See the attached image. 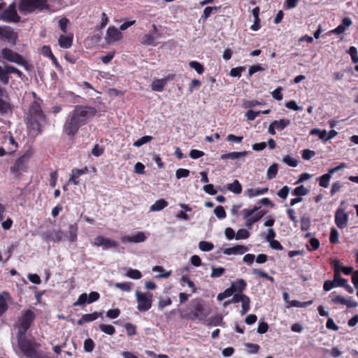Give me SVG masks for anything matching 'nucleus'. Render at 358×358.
Listing matches in <instances>:
<instances>
[{"instance_id": "obj_1", "label": "nucleus", "mask_w": 358, "mask_h": 358, "mask_svg": "<svg viewBox=\"0 0 358 358\" xmlns=\"http://www.w3.org/2000/svg\"><path fill=\"white\" fill-rule=\"evenodd\" d=\"M95 113L96 110L94 108L77 106L66 120L64 125V133L69 136H73L80 127L85 124Z\"/></svg>"}, {"instance_id": "obj_2", "label": "nucleus", "mask_w": 358, "mask_h": 358, "mask_svg": "<svg viewBox=\"0 0 358 358\" xmlns=\"http://www.w3.org/2000/svg\"><path fill=\"white\" fill-rule=\"evenodd\" d=\"M135 296L137 301V309L140 312H146L152 307V294L150 292H141L136 290Z\"/></svg>"}, {"instance_id": "obj_3", "label": "nucleus", "mask_w": 358, "mask_h": 358, "mask_svg": "<svg viewBox=\"0 0 358 358\" xmlns=\"http://www.w3.org/2000/svg\"><path fill=\"white\" fill-rule=\"evenodd\" d=\"M29 122L34 126V124L38 127L42 122H45V115L43 114L40 102L38 101H34L29 109Z\"/></svg>"}, {"instance_id": "obj_4", "label": "nucleus", "mask_w": 358, "mask_h": 358, "mask_svg": "<svg viewBox=\"0 0 358 358\" xmlns=\"http://www.w3.org/2000/svg\"><path fill=\"white\" fill-rule=\"evenodd\" d=\"M18 346L23 354L30 358L38 357V352L35 350L32 342L24 336L17 335Z\"/></svg>"}, {"instance_id": "obj_5", "label": "nucleus", "mask_w": 358, "mask_h": 358, "mask_svg": "<svg viewBox=\"0 0 358 358\" xmlns=\"http://www.w3.org/2000/svg\"><path fill=\"white\" fill-rule=\"evenodd\" d=\"M46 6L45 0H21L19 9L21 12H32L36 9H43Z\"/></svg>"}, {"instance_id": "obj_6", "label": "nucleus", "mask_w": 358, "mask_h": 358, "mask_svg": "<svg viewBox=\"0 0 358 358\" xmlns=\"http://www.w3.org/2000/svg\"><path fill=\"white\" fill-rule=\"evenodd\" d=\"M34 318V313L31 310H27L19 320V331L17 335L24 336L27 331L29 329Z\"/></svg>"}, {"instance_id": "obj_7", "label": "nucleus", "mask_w": 358, "mask_h": 358, "mask_svg": "<svg viewBox=\"0 0 358 358\" xmlns=\"http://www.w3.org/2000/svg\"><path fill=\"white\" fill-rule=\"evenodd\" d=\"M152 31L147 34H145L141 38V43L145 45H157L156 41L160 38L161 34L157 29L155 24L152 25Z\"/></svg>"}, {"instance_id": "obj_8", "label": "nucleus", "mask_w": 358, "mask_h": 358, "mask_svg": "<svg viewBox=\"0 0 358 358\" xmlns=\"http://www.w3.org/2000/svg\"><path fill=\"white\" fill-rule=\"evenodd\" d=\"M64 233L60 229L48 230L41 234L42 238L47 242L58 243L64 237Z\"/></svg>"}, {"instance_id": "obj_9", "label": "nucleus", "mask_w": 358, "mask_h": 358, "mask_svg": "<svg viewBox=\"0 0 358 358\" xmlns=\"http://www.w3.org/2000/svg\"><path fill=\"white\" fill-rule=\"evenodd\" d=\"M206 317V314L204 313V308L203 304L199 301H194L193 310L189 313L188 319L194 320L196 319L203 320Z\"/></svg>"}, {"instance_id": "obj_10", "label": "nucleus", "mask_w": 358, "mask_h": 358, "mask_svg": "<svg viewBox=\"0 0 358 358\" xmlns=\"http://www.w3.org/2000/svg\"><path fill=\"white\" fill-rule=\"evenodd\" d=\"M349 220L348 214L345 210L338 208L335 213V224L339 229H345L348 226Z\"/></svg>"}, {"instance_id": "obj_11", "label": "nucleus", "mask_w": 358, "mask_h": 358, "mask_svg": "<svg viewBox=\"0 0 358 358\" xmlns=\"http://www.w3.org/2000/svg\"><path fill=\"white\" fill-rule=\"evenodd\" d=\"M92 244L97 247L101 246L103 250H107L110 248H117L118 246V243L116 241L103 236H96Z\"/></svg>"}, {"instance_id": "obj_12", "label": "nucleus", "mask_w": 358, "mask_h": 358, "mask_svg": "<svg viewBox=\"0 0 358 358\" xmlns=\"http://www.w3.org/2000/svg\"><path fill=\"white\" fill-rule=\"evenodd\" d=\"M2 17L5 21L8 22H17L20 21V17L17 13L15 2L10 4L9 6L4 10Z\"/></svg>"}, {"instance_id": "obj_13", "label": "nucleus", "mask_w": 358, "mask_h": 358, "mask_svg": "<svg viewBox=\"0 0 358 358\" xmlns=\"http://www.w3.org/2000/svg\"><path fill=\"white\" fill-rule=\"evenodd\" d=\"M28 159L29 157L27 155L19 157L11 167V172L18 175L21 171H25L27 169Z\"/></svg>"}, {"instance_id": "obj_14", "label": "nucleus", "mask_w": 358, "mask_h": 358, "mask_svg": "<svg viewBox=\"0 0 358 358\" xmlns=\"http://www.w3.org/2000/svg\"><path fill=\"white\" fill-rule=\"evenodd\" d=\"M1 55L3 59L17 64H21L23 62V58L16 53L15 52L13 51L10 49L8 48H3L1 50Z\"/></svg>"}, {"instance_id": "obj_15", "label": "nucleus", "mask_w": 358, "mask_h": 358, "mask_svg": "<svg viewBox=\"0 0 358 358\" xmlns=\"http://www.w3.org/2000/svg\"><path fill=\"white\" fill-rule=\"evenodd\" d=\"M17 39V34L9 27H0V40L7 41L13 43H15Z\"/></svg>"}, {"instance_id": "obj_16", "label": "nucleus", "mask_w": 358, "mask_h": 358, "mask_svg": "<svg viewBox=\"0 0 358 358\" xmlns=\"http://www.w3.org/2000/svg\"><path fill=\"white\" fill-rule=\"evenodd\" d=\"M122 33L115 27H110L106 34V41L108 43L111 44L118 41L122 38Z\"/></svg>"}, {"instance_id": "obj_17", "label": "nucleus", "mask_w": 358, "mask_h": 358, "mask_svg": "<svg viewBox=\"0 0 358 358\" xmlns=\"http://www.w3.org/2000/svg\"><path fill=\"white\" fill-rule=\"evenodd\" d=\"M146 240L145 234L142 231L138 232L136 234L133 236H123L120 238V241L122 243H142Z\"/></svg>"}, {"instance_id": "obj_18", "label": "nucleus", "mask_w": 358, "mask_h": 358, "mask_svg": "<svg viewBox=\"0 0 358 358\" xmlns=\"http://www.w3.org/2000/svg\"><path fill=\"white\" fill-rule=\"evenodd\" d=\"M248 251V248L243 245H236L231 248H224L223 253L226 255H241Z\"/></svg>"}, {"instance_id": "obj_19", "label": "nucleus", "mask_w": 358, "mask_h": 358, "mask_svg": "<svg viewBox=\"0 0 358 358\" xmlns=\"http://www.w3.org/2000/svg\"><path fill=\"white\" fill-rule=\"evenodd\" d=\"M352 22L350 17H344L341 24L335 29H332L331 33L336 34H343L347 29V28H348L352 24Z\"/></svg>"}, {"instance_id": "obj_20", "label": "nucleus", "mask_w": 358, "mask_h": 358, "mask_svg": "<svg viewBox=\"0 0 358 358\" xmlns=\"http://www.w3.org/2000/svg\"><path fill=\"white\" fill-rule=\"evenodd\" d=\"M247 283L243 279H238L231 284L230 287L233 289V292L242 293L243 291L246 288Z\"/></svg>"}, {"instance_id": "obj_21", "label": "nucleus", "mask_w": 358, "mask_h": 358, "mask_svg": "<svg viewBox=\"0 0 358 358\" xmlns=\"http://www.w3.org/2000/svg\"><path fill=\"white\" fill-rule=\"evenodd\" d=\"M167 83V79H155L151 84V88L155 92H162Z\"/></svg>"}, {"instance_id": "obj_22", "label": "nucleus", "mask_w": 358, "mask_h": 358, "mask_svg": "<svg viewBox=\"0 0 358 358\" xmlns=\"http://www.w3.org/2000/svg\"><path fill=\"white\" fill-rule=\"evenodd\" d=\"M265 214L266 212L263 210H260L256 213L253 216L250 217L245 220V226L248 228H250L255 222L262 219Z\"/></svg>"}, {"instance_id": "obj_23", "label": "nucleus", "mask_w": 358, "mask_h": 358, "mask_svg": "<svg viewBox=\"0 0 358 358\" xmlns=\"http://www.w3.org/2000/svg\"><path fill=\"white\" fill-rule=\"evenodd\" d=\"M247 154H248L247 151L231 152H229V153H226V154L222 155H221V159H224H224H227L234 160V159H239V158L243 157L246 156Z\"/></svg>"}, {"instance_id": "obj_24", "label": "nucleus", "mask_w": 358, "mask_h": 358, "mask_svg": "<svg viewBox=\"0 0 358 358\" xmlns=\"http://www.w3.org/2000/svg\"><path fill=\"white\" fill-rule=\"evenodd\" d=\"M268 191V187L258 188V189H248L245 191V194L250 198L266 194Z\"/></svg>"}, {"instance_id": "obj_25", "label": "nucleus", "mask_w": 358, "mask_h": 358, "mask_svg": "<svg viewBox=\"0 0 358 358\" xmlns=\"http://www.w3.org/2000/svg\"><path fill=\"white\" fill-rule=\"evenodd\" d=\"M73 43V36L62 35L59 38V45L63 48H69Z\"/></svg>"}, {"instance_id": "obj_26", "label": "nucleus", "mask_w": 358, "mask_h": 358, "mask_svg": "<svg viewBox=\"0 0 358 358\" xmlns=\"http://www.w3.org/2000/svg\"><path fill=\"white\" fill-rule=\"evenodd\" d=\"M168 206V202L163 199H159L155 202L150 207V210L152 212L159 211Z\"/></svg>"}, {"instance_id": "obj_27", "label": "nucleus", "mask_w": 358, "mask_h": 358, "mask_svg": "<svg viewBox=\"0 0 358 358\" xmlns=\"http://www.w3.org/2000/svg\"><path fill=\"white\" fill-rule=\"evenodd\" d=\"M272 123L276 130L282 131L286 127L291 124V120L288 119H280L279 120H274Z\"/></svg>"}, {"instance_id": "obj_28", "label": "nucleus", "mask_w": 358, "mask_h": 358, "mask_svg": "<svg viewBox=\"0 0 358 358\" xmlns=\"http://www.w3.org/2000/svg\"><path fill=\"white\" fill-rule=\"evenodd\" d=\"M332 176L328 172L319 178H317V180L319 182V185L320 187L327 188L329 185V182Z\"/></svg>"}, {"instance_id": "obj_29", "label": "nucleus", "mask_w": 358, "mask_h": 358, "mask_svg": "<svg viewBox=\"0 0 358 358\" xmlns=\"http://www.w3.org/2000/svg\"><path fill=\"white\" fill-rule=\"evenodd\" d=\"M227 189L234 193V194H241L242 192V186L238 180H234L232 183H229L227 185Z\"/></svg>"}, {"instance_id": "obj_30", "label": "nucleus", "mask_w": 358, "mask_h": 358, "mask_svg": "<svg viewBox=\"0 0 358 358\" xmlns=\"http://www.w3.org/2000/svg\"><path fill=\"white\" fill-rule=\"evenodd\" d=\"M10 296L8 293L0 294V316L7 310V300L9 299Z\"/></svg>"}, {"instance_id": "obj_31", "label": "nucleus", "mask_w": 358, "mask_h": 358, "mask_svg": "<svg viewBox=\"0 0 358 358\" xmlns=\"http://www.w3.org/2000/svg\"><path fill=\"white\" fill-rule=\"evenodd\" d=\"M241 302L242 308L241 315H243L246 314L250 310V299L248 296L245 294L244 296H242V299L241 298Z\"/></svg>"}, {"instance_id": "obj_32", "label": "nucleus", "mask_w": 358, "mask_h": 358, "mask_svg": "<svg viewBox=\"0 0 358 358\" xmlns=\"http://www.w3.org/2000/svg\"><path fill=\"white\" fill-rule=\"evenodd\" d=\"M310 190L308 188L305 187L303 185H300L294 189L292 194L296 196L301 197L308 194Z\"/></svg>"}, {"instance_id": "obj_33", "label": "nucleus", "mask_w": 358, "mask_h": 358, "mask_svg": "<svg viewBox=\"0 0 358 358\" xmlns=\"http://www.w3.org/2000/svg\"><path fill=\"white\" fill-rule=\"evenodd\" d=\"M282 162L291 167H296L299 164V161L291 155H284Z\"/></svg>"}, {"instance_id": "obj_34", "label": "nucleus", "mask_w": 358, "mask_h": 358, "mask_svg": "<svg viewBox=\"0 0 358 358\" xmlns=\"http://www.w3.org/2000/svg\"><path fill=\"white\" fill-rule=\"evenodd\" d=\"M334 281L336 287H344L348 283V280L343 278L339 272H335Z\"/></svg>"}, {"instance_id": "obj_35", "label": "nucleus", "mask_w": 358, "mask_h": 358, "mask_svg": "<svg viewBox=\"0 0 358 358\" xmlns=\"http://www.w3.org/2000/svg\"><path fill=\"white\" fill-rule=\"evenodd\" d=\"M181 285L184 286L185 283H187L188 287L191 289L193 293L196 292V288L194 284V282L189 279V276L187 275H184L181 277Z\"/></svg>"}, {"instance_id": "obj_36", "label": "nucleus", "mask_w": 358, "mask_h": 358, "mask_svg": "<svg viewBox=\"0 0 358 358\" xmlns=\"http://www.w3.org/2000/svg\"><path fill=\"white\" fill-rule=\"evenodd\" d=\"M131 285L132 283L130 282H116L114 285L115 287L126 292H129L131 290Z\"/></svg>"}, {"instance_id": "obj_37", "label": "nucleus", "mask_w": 358, "mask_h": 358, "mask_svg": "<svg viewBox=\"0 0 358 358\" xmlns=\"http://www.w3.org/2000/svg\"><path fill=\"white\" fill-rule=\"evenodd\" d=\"M125 275L128 278H130L134 279V280H138V279L141 278V277H142V274L138 270L132 269V268H129L127 270Z\"/></svg>"}, {"instance_id": "obj_38", "label": "nucleus", "mask_w": 358, "mask_h": 358, "mask_svg": "<svg viewBox=\"0 0 358 358\" xmlns=\"http://www.w3.org/2000/svg\"><path fill=\"white\" fill-rule=\"evenodd\" d=\"M78 226L76 224H71L69 227V239L74 242L77 238Z\"/></svg>"}, {"instance_id": "obj_39", "label": "nucleus", "mask_w": 358, "mask_h": 358, "mask_svg": "<svg viewBox=\"0 0 358 358\" xmlns=\"http://www.w3.org/2000/svg\"><path fill=\"white\" fill-rule=\"evenodd\" d=\"M313 301L312 300L307 301L305 302H301L297 300H292L289 302V306L298 307V308H306V307L313 304Z\"/></svg>"}, {"instance_id": "obj_40", "label": "nucleus", "mask_w": 358, "mask_h": 358, "mask_svg": "<svg viewBox=\"0 0 358 358\" xmlns=\"http://www.w3.org/2000/svg\"><path fill=\"white\" fill-rule=\"evenodd\" d=\"M99 329L108 335H113L115 333V329L110 324H101L99 325Z\"/></svg>"}, {"instance_id": "obj_41", "label": "nucleus", "mask_w": 358, "mask_h": 358, "mask_svg": "<svg viewBox=\"0 0 358 358\" xmlns=\"http://www.w3.org/2000/svg\"><path fill=\"white\" fill-rule=\"evenodd\" d=\"M278 173V165L273 164L267 170L266 177L268 180H271L275 177Z\"/></svg>"}, {"instance_id": "obj_42", "label": "nucleus", "mask_w": 358, "mask_h": 358, "mask_svg": "<svg viewBox=\"0 0 358 358\" xmlns=\"http://www.w3.org/2000/svg\"><path fill=\"white\" fill-rule=\"evenodd\" d=\"M199 248L201 251L209 252L214 248V245L210 242L202 241L199 243Z\"/></svg>"}, {"instance_id": "obj_43", "label": "nucleus", "mask_w": 358, "mask_h": 358, "mask_svg": "<svg viewBox=\"0 0 358 358\" xmlns=\"http://www.w3.org/2000/svg\"><path fill=\"white\" fill-rule=\"evenodd\" d=\"M102 313L94 312L90 314H85L83 315V320H85V322H90L96 320L99 317L101 316Z\"/></svg>"}, {"instance_id": "obj_44", "label": "nucleus", "mask_w": 358, "mask_h": 358, "mask_svg": "<svg viewBox=\"0 0 358 358\" xmlns=\"http://www.w3.org/2000/svg\"><path fill=\"white\" fill-rule=\"evenodd\" d=\"M218 9H219V7H217V6H213V7L207 6V7H206L201 18L203 20H206L210 16V15L212 14V12L213 10H217Z\"/></svg>"}, {"instance_id": "obj_45", "label": "nucleus", "mask_w": 358, "mask_h": 358, "mask_svg": "<svg viewBox=\"0 0 358 358\" xmlns=\"http://www.w3.org/2000/svg\"><path fill=\"white\" fill-rule=\"evenodd\" d=\"M250 232L245 229H239L236 234V240L247 239L250 237Z\"/></svg>"}, {"instance_id": "obj_46", "label": "nucleus", "mask_w": 358, "mask_h": 358, "mask_svg": "<svg viewBox=\"0 0 358 358\" xmlns=\"http://www.w3.org/2000/svg\"><path fill=\"white\" fill-rule=\"evenodd\" d=\"M152 140V137L151 136H144L142 138L138 139L134 143V146L135 147H141L143 145L150 142Z\"/></svg>"}, {"instance_id": "obj_47", "label": "nucleus", "mask_w": 358, "mask_h": 358, "mask_svg": "<svg viewBox=\"0 0 358 358\" xmlns=\"http://www.w3.org/2000/svg\"><path fill=\"white\" fill-rule=\"evenodd\" d=\"M189 66L195 70L199 74H202L204 71L203 65L196 61L190 62Z\"/></svg>"}, {"instance_id": "obj_48", "label": "nucleus", "mask_w": 358, "mask_h": 358, "mask_svg": "<svg viewBox=\"0 0 358 358\" xmlns=\"http://www.w3.org/2000/svg\"><path fill=\"white\" fill-rule=\"evenodd\" d=\"M225 271V269L222 267H213L212 272L210 273V277L212 278H216L222 276Z\"/></svg>"}, {"instance_id": "obj_49", "label": "nucleus", "mask_w": 358, "mask_h": 358, "mask_svg": "<svg viewBox=\"0 0 358 358\" xmlns=\"http://www.w3.org/2000/svg\"><path fill=\"white\" fill-rule=\"evenodd\" d=\"M233 294H234L233 289H231L230 287H229V288L226 289L223 292L220 293L217 295V299L218 301H222L224 299L232 296Z\"/></svg>"}, {"instance_id": "obj_50", "label": "nucleus", "mask_w": 358, "mask_h": 358, "mask_svg": "<svg viewBox=\"0 0 358 358\" xmlns=\"http://www.w3.org/2000/svg\"><path fill=\"white\" fill-rule=\"evenodd\" d=\"M339 233L336 228H331L330 231L329 240L331 243H336L338 241Z\"/></svg>"}, {"instance_id": "obj_51", "label": "nucleus", "mask_w": 358, "mask_h": 358, "mask_svg": "<svg viewBox=\"0 0 358 358\" xmlns=\"http://www.w3.org/2000/svg\"><path fill=\"white\" fill-rule=\"evenodd\" d=\"M289 191H290V187L286 185V186H284L282 189H280L278 192L277 195L280 198L285 199L288 196Z\"/></svg>"}, {"instance_id": "obj_52", "label": "nucleus", "mask_w": 358, "mask_h": 358, "mask_svg": "<svg viewBox=\"0 0 358 358\" xmlns=\"http://www.w3.org/2000/svg\"><path fill=\"white\" fill-rule=\"evenodd\" d=\"M214 213L219 219L225 218L227 215L226 212L222 206H217L214 210Z\"/></svg>"}, {"instance_id": "obj_53", "label": "nucleus", "mask_w": 358, "mask_h": 358, "mask_svg": "<svg viewBox=\"0 0 358 358\" xmlns=\"http://www.w3.org/2000/svg\"><path fill=\"white\" fill-rule=\"evenodd\" d=\"M88 301V296L86 293L81 294L78 300L73 303L74 306H82L86 303H87Z\"/></svg>"}, {"instance_id": "obj_54", "label": "nucleus", "mask_w": 358, "mask_h": 358, "mask_svg": "<svg viewBox=\"0 0 358 358\" xmlns=\"http://www.w3.org/2000/svg\"><path fill=\"white\" fill-rule=\"evenodd\" d=\"M245 346L247 348L248 352L251 354L257 353L260 348L259 345L249 343H245Z\"/></svg>"}, {"instance_id": "obj_55", "label": "nucleus", "mask_w": 358, "mask_h": 358, "mask_svg": "<svg viewBox=\"0 0 358 358\" xmlns=\"http://www.w3.org/2000/svg\"><path fill=\"white\" fill-rule=\"evenodd\" d=\"M348 52L351 56L352 61L353 63H358V55H357V48L354 46H352L349 48Z\"/></svg>"}, {"instance_id": "obj_56", "label": "nucleus", "mask_w": 358, "mask_h": 358, "mask_svg": "<svg viewBox=\"0 0 358 358\" xmlns=\"http://www.w3.org/2000/svg\"><path fill=\"white\" fill-rule=\"evenodd\" d=\"M4 70H5V75H6V76L8 73H15V74L18 75L20 77H21V76H22V72L14 66H5Z\"/></svg>"}, {"instance_id": "obj_57", "label": "nucleus", "mask_w": 358, "mask_h": 358, "mask_svg": "<svg viewBox=\"0 0 358 358\" xmlns=\"http://www.w3.org/2000/svg\"><path fill=\"white\" fill-rule=\"evenodd\" d=\"M94 348V343L91 338L86 339L84 341V349L86 352H90Z\"/></svg>"}, {"instance_id": "obj_58", "label": "nucleus", "mask_w": 358, "mask_h": 358, "mask_svg": "<svg viewBox=\"0 0 358 358\" xmlns=\"http://www.w3.org/2000/svg\"><path fill=\"white\" fill-rule=\"evenodd\" d=\"M189 175V171L185 169H178L176 172L177 179L187 178Z\"/></svg>"}, {"instance_id": "obj_59", "label": "nucleus", "mask_w": 358, "mask_h": 358, "mask_svg": "<svg viewBox=\"0 0 358 358\" xmlns=\"http://www.w3.org/2000/svg\"><path fill=\"white\" fill-rule=\"evenodd\" d=\"M245 70V67L239 66L233 68L230 71V76L232 77H238L240 78L241 76V72Z\"/></svg>"}, {"instance_id": "obj_60", "label": "nucleus", "mask_w": 358, "mask_h": 358, "mask_svg": "<svg viewBox=\"0 0 358 358\" xmlns=\"http://www.w3.org/2000/svg\"><path fill=\"white\" fill-rule=\"evenodd\" d=\"M120 310L118 308L110 309L106 313V316L110 319H115L119 317Z\"/></svg>"}, {"instance_id": "obj_61", "label": "nucleus", "mask_w": 358, "mask_h": 358, "mask_svg": "<svg viewBox=\"0 0 358 358\" xmlns=\"http://www.w3.org/2000/svg\"><path fill=\"white\" fill-rule=\"evenodd\" d=\"M171 304V300L169 297H166L165 299H161L158 303V308L160 310H162L166 306H169Z\"/></svg>"}, {"instance_id": "obj_62", "label": "nucleus", "mask_w": 358, "mask_h": 358, "mask_svg": "<svg viewBox=\"0 0 358 358\" xmlns=\"http://www.w3.org/2000/svg\"><path fill=\"white\" fill-rule=\"evenodd\" d=\"M222 322V317L220 315H216L208 320V324L212 326H219Z\"/></svg>"}, {"instance_id": "obj_63", "label": "nucleus", "mask_w": 358, "mask_h": 358, "mask_svg": "<svg viewBox=\"0 0 358 358\" xmlns=\"http://www.w3.org/2000/svg\"><path fill=\"white\" fill-rule=\"evenodd\" d=\"M124 327L129 336H134L136 334L135 325L131 323H126L124 324Z\"/></svg>"}, {"instance_id": "obj_64", "label": "nucleus", "mask_w": 358, "mask_h": 358, "mask_svg": "<svg viewBox=\"0 0 358 358\" xmlns=\"http://www.w3.org/2000/svg\"><path fill=\"white\" fill-rule=\"evenodd\" d=\"M315 155V152L313 150L306 149L303 150L302 157L305 160H309Z\"/></svg>"}]
</instances>
